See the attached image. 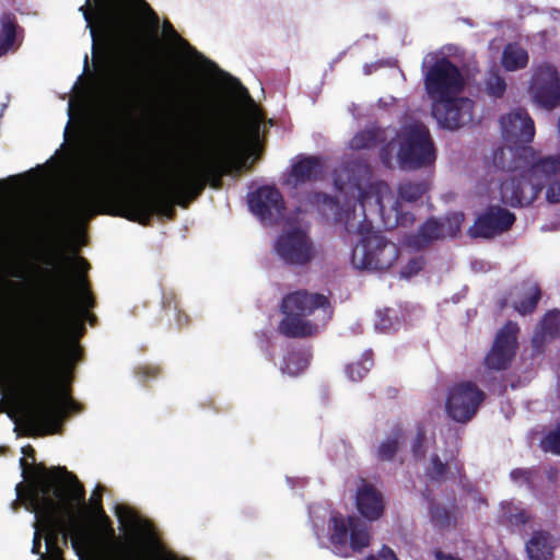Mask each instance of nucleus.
I'll use <instances>...</instances> for the list:
<instances>
[{
  "instance_id": "f257e3e1",
  "label": "nucleus",
  "mask_w": 560,
  "mask_h": 560,
  "mask_svg": "<svg viewBox=\"0 0 560 560\" xmlns=\"http://www.w3.org/2000/svg\"><path fill=\"white\" fill-rule=\"evenodd\" d=\"M259 122L245 125L229 121L212 132L211 148L201 158L186 165L173 175L162 189L153 194H143L121 186L126 183V167L120 163L117 145L110 147L106 163V175L116 184L103 192L86 191L75 197L70 205L71 212L81 219L106 213L125 218L141 225H150L154 215L173 220L176 206L184 209L197 200L207 186L213 189L222 187L224 176L240 172L246 159L240 154L247 142L258 139Z\"/></svg>"
},
{
  "instance_id": "f03ea898",
  "label": "nucleus",
  "mask_w": 560,
  "mask_h": 560,
  "mask_svg": "<svg viewBox=\"0 0 560 560\" xmlns=\"http://www.w3.org/2000/svg\"><path fill=\"white\" fill-rule=\"evenodd\" d=\"M75 261L80 271L75 287L68 277L66 265L58 268V290L42 357L39 390L24 408L26 423L36 435L58 432L69 412L79 411V405L55 382L56 376L69 372L82 357V348L77 341L63 345V337L77 330L82 335L85 331L83 317L95 306L86 276L90 264L84 257H77Z\"/></svg>"
},
{
  "instance_id": "7ed1b4c3",
  "label": "nucleus",
  "mask_w": 560,
  "mask_h": 560,
  "mask_svg": "<svg viewBox=\"0 0 560 560\" xmlns=\"http://www.w3.org/2000/svg\"><path fill=\"white\" fill-rule=\"evenodd\" d=\"M23 476H30L33 485L24 487L22 482L15 487L18 499L13 509L21 503L35 514L34 525L45 530L46 549L58 545V527L62 522V513H72L75 505L85 503V490L77 476L63 466L48 469L43 463L30 466L24 457L20 459Z\"/></svg>"
},
{
  "instance_id": "20e7f679",
  "label": "nucleus",
  "mask_w": 560,
  "mask_h": 560,
  "mask_svg": "<svg viewBox=\"0 0 560 560\" xmlns=\"http://www.w3.org/2000/svg\"><path fill=\"white\" fill-rule=\"evenodd\" d=\"M139 2L147 10L154 27L158 28L160 22L158 14L144 0H139ZM80 11L90 30L93 39V55L95 56L98 49V32L108 42L117 37L128 23L130 5L128 0H94L92 7L90 0H85V4L80 8Z\"/></svg>"
},
{
  "instance_id": "39448f33",
  "label": "nucleus",
  "mask_w": 560,
  "mask_h": 560,
  "mask_svg": "<svg viewBox=\"0 0 560 560\" xmlns=\"http://www.w3.org/2000/svg\"><path fill=\"white\" fill-rule=\"evenodd\" d=\"M316 310L325 315L330 311L329 300L320 293L298 290L285 294L280 304L283 318L278 325L280 335L287 338H306L317 334L318 325L306 317Z\"/></svg>"
},
{
  "instance_id": "423d86ee",
  "label": "nucleus",
  "mask_w": 560,
  "mask_h": 560,
  "mask_svg": "<svg viewBox=\"0 0 560 560\" xmlns=\"http://www.w3.org/2000/svg\"><path fill=\"white\" fill-rule=\"evenodd\" d=\"M102 491L103 487L97 486L90 499L94 513L102 520L97 528L98 537L82 532L71 539L73 548L77 549L80 544L92 546L96 544L97 539L102 538L108 540V542L102 547L96 560H143L142 553L132 544L116 539L115 530L103 509Z\"/></svg>"
},
{
  "instance_id": "0eeeda50",
  "label": "nucleus",
  "mask_w": 560,
  "mask_h": 560,
  "mask_svg": "<svg viewBox=\"0 0 560 560\" xmlns=\"http://www.w3.org/2000/svg\"><path fill=\"white\" fill-rule=\"evenodd\" d=\"M399 257L398 246L378 232L363 235L351 253L355 269L383 271L389 269Z\"/></svg>"
},
{
  "instance_id": "6e6552de",
  "label": "nucleus",
  "mask_w": 560,
  "mask_h": 560,
  "mask_svg": "<svg viewBox=\"0 0 560 560\" xmlns=\"http://www.w3.org/2000/svg\"><path fill=\"white\" fill-rule=\"evenodd\" d=\"M436 153L430 131L422 122L406 127L398 150V161L404 170H418L435 162Z\"/></svg>"
},
{
  "instance_id": "1a4fd4ad",
  "label": "nucleus",
  "mask_w": 560,
  "mask_h": 560,
  "mask_svg": "<svg viewBox=\"0 0 560 560\" xmlns=\"http://www.w3.org/2000/svg\"><path fill=\"white\" fill-rule=\"evenodd\" d=\"M424 88L430 98L440 102L462 93L465 80L458 67L443 56L428 68L424 74Z\"/></svg>"
},
{
  "instance_id": "9d476101",
  "label": "nucleus",
  "mask_w": 560,
  "mask_h": 560,
  "mask_svg": "<svg viewBox=\"0 0 560 560\" xmlns=\"http://www.w3.org/2000/svg\"><path fill=\"white\" fill-rule=\"evenodd\" d=\"M273 249L283 264L290 267H306L316 257L313 240L301 228L283 230L276 238Z\"/></svg>"
},
{
  "instance_id": "9b49d317",
  "label": "nucleus",
  "mask_w": 560,
  "mask_h": 560,
  "mask_svg": "<svg viewBox=\"0 0 560 560\" xmlns=\"http://www.w3.org/2000/svg\"><path fill=\"white\" fill-rule=\"evenodd\" d=\"M486 394L471 381H464L450 388L445 401L447 416L456 422L467 423L477 413Z\"/></svg>"
},
{
  "instance_id": "f8f14e48",
  "label": "nucleus",
  "mask_w": 560,
  "mask_h": 560,
  "mask_svg": "<svg viewBox=\"0 0 560 560\" xmlns=\"http://www.w3.org/2000/svg\"><path fill=\"white\" fill-rule=\"evenodd\" d=\"M529 94L535 104L547 110L560 106V74L555 66L539 65L534 69Z\"/></svg>"
},
{
  "instance_id": "ddd939ff",
  "label": "nucleus",
  "mask_w": 560,
  "mask_h": 560,
  "mask_svg": "<svg viewBox=\"0 0 560 560\" xmlns=\"http://www.w3.org/2000/svg\"><path fill=\"white\" fill-rule=\"evenodd\" d=\"M517 323L508 320L497 332L493 343L485 357V366L493 371L508 370L518 349Z\"/></svg>"
},
{
  "instance_id": "4468645a",
  "label": "nucleus",
  "mask_w": 560,
  "mask_h": 560,
  "mask_svg": "<svg viewBox=\"0 0 560 560\" xmlns=\"http://www.w3.org/2000/svg\"><path fill=\"white\" fill-rule=\"evenodd\" d=\"M517 156L524 161L521 167L526 168L524 172L532 183L539 184L537 186L539 194L546 184L551 183V179L560 173V154L539 156L532 147L523 145L517 149Z\"/></svg>"
},
{
  "instance_id": "2eb2a0df",
  "label": "nucleus",
  "mask_w": 560,
  "mask_h": 560,
  "mask_svg": "<svg viewBox=\"0 0 560 560\" xmlns=\"http://www.w3.org/2000/svg\"><path fill=\"white\" fill-rule=\"evenodd\" d=\"M475 102L468 97H451L432 105V116L440 127L457 130L474 119Z\"/></svg>"
},
{
  "instance_id": "dca6fc26",
  "label": "nucleus",
  "mask_w": 560,
  "mask_h": 560,
  "mask_svg": "<svg viewBox=\"0 0 560 560\" xmlns=\"http://www.w3.org/2000/svg\"><path fill=\"white\" fill-rule=\"evenodd\" d=\"M515 221L513 212L501 206L491 205L476 218L469 229V235L475 238H493L510 231Z\"/></svg>"
},
{
  "instance_id": "f3484780",
  "label": "nucleus",
  "mask_w": 560,
  "mask_h": 560,
  "mask_svg": "<svg viewBox=\"0 0 560 560\" xmlns=\"http://www.w3.org/2000/svg\"><path fill=\"white\" fill-rule=\"evenodd\" d=\"M248 205L262 222L277 221L285 207L281 192L272 186H261L248 196Z\"/></svg>"
},
{
  "instance_id": "a211bd4d",
  "label": "nucleus",
  "mask_w": 560,
  "mask_h": 560,
  "mask_svg": "<svg viewBox=\"0 0 560 560\" xmlns=\"http://www.w3.org/2000/svg\"><path fill=\"white\" fill-rule=\"evenodd\" d=\"M502 135L508 142L530 143L535 137V124L525 108H516L500 119Z\"/></svg>"
},
{
  "instance_id": "6ab92c4d",
  "label": "nucleus",
  "mask_w": 560,
  "mask_h": 560,
  "mask_svg": "<svg viewBox=\"0 0 560 560\" xmlns=\"http://www.w3.org/2000/svg\"><path fill=\"white\" fill-rule=\"evenodd\" d=\"M539 184H533L525 172L520 177L512 176L500 185L501 199L511 207H526L537 199Z\"/></svg>"
},
{
  "instance_id": "aec40b11",
  "label": "nucleus",
  "mask_w": 560,
  "mask_h": 560,
  "mask_svg": "<svg viewBox=\"0 0 560 560\" xmlns=\"http://www.w3.org/2000/svg\"><path fill=\"white\" fill-rule=\"evenodd\" d=\"M355 505L358 512L370 522L380 520L385 512L383 493L365 480H362L361 486L357 490Z\"/></svg>"
},
{
  "instance_id": "412c9836",
  "label": "nucleus",
  "mask_w": 560,
  "mask_h": 560,
  "mask_svg": "<svg viewBox=\"0 0 560 560\" xmlns=\"http://www.w3.org/2000/svg\"><path fill=\"white\" fill-rule=\"evenodd\" d=\"M307 206L316 209L324 218L334 222H341L346 213V209L337 198L320 191L307 192L305 203L299 206V211L306 212Z\"/></svg>"
},
{
  "instance_id": "4be33fe9",
  "label": "nucleus",
  "mask_w": 560,
  "mask_h": 560,
  "mask_svg": "<svg viewBox=\"0 0 560 560\" xmlns=\"http://www.w3.org/2000/svg\"><path fill=\"white\" fill-rule=\"evenodd\" d=\"M515 289L517 291V299L512 304L515 312L521 316L533 314L542 295L539 284L532 281H523Z\"/></svg>"
},
{
  "instance_id": "5701e85b",
  "label": "nucleus",
  "mask_w": 560,
  "mask_h": 560,
  "mask_svg": "<svg viewBox=\"0 0 560 560\" xmlns=\"http://www.w3.org/2000/svg\"><path fill=\"white\" fill-rule=\"evenodd\" d=\"M556 545L551 534L547 530H536L526 544V551L530 560H553Z\"/></svg>"
},
{
  "instance_id": "b1692460",
  "label": "nucleus",
  "mask_w": 560,
  "mask_h": 560,
  "mask_svg": "<svg viewBox=\"0 0 560 560\" xmlns=\"http://www.w3.org/2000/svg\"><path fill=\"white\" fill-rule=\"evenodd\" d=\"M560 337V311H548L539 323L532 342L536 348H540L547 340H553Z\"/></svg>"
},
{
  "instance_id": "393cba45",
  "label": "nucleus",
  "mask_w": 560,
  "mask_h": 560,
  "mask_svg": "<svg viewBox=\"0 0 560 560\" xmlns=\"http://www.w3.org/2000/svg\"><path fill=\"white\" fill-rule=\"evenodd\" d=\"M322 171L319 158L303 156L292 165L290 177L293 178L295 184H304L317 179Z\"/></svg>"
},
{
  "instance_id": "a878e982",
  "label": "nucleus",
  "mask_w": 560,
  "mask_h": 560,
  "mask_svg": "<svg viewBox=\"0 0 560 560\" xmlns=\"http://www.w3.org/2000/svg\"><path fill=\"white\" fill-rule=\"evenodd\" d=\"M442 237H444L443 225L435 219H429L421 225L417 234L408 237V244L416 249H423L433 241Z\"/></svg>"
},
{
  "instance_id": "bb28decb",
  "label": "nucleus",
  "mask_w": 560,
  "mask_h": 560,
  "mask_svg": "<svg viewBox=\"0 0 560 560\" xmlns=\"http://www.w3.org/2000/svg\"><path fill=\"white\" fill-rule=\"evenodd\" d=\"M350 526L349 542L353 551H362L370 545V529L368 524L358 516H349Z\"/></svg>"
},
{
  "instance_id": "cd10ccee",
  "label": "nucleus",
  "mask_w": 560,
  "mask_h": 560,
  "mask_svg": "<svg viewBox=\"0 0 560 560\" xmlns=\"http://www.w3.org/2000/svg\"><path fill=\"white\" fill-rule=\"evenodd\" d=\"M527 51L517 44H508L502 52L501 63L508 71L526 68L528 63Z\"/></svg>"
},
{
  "instance_id": "c85d7f7f",
  "label": "nucleus",
  "mask_w": 560,
  "mask_h": 560,
  "mask_svg": "<svg viewBox=\"0 0 560 560\" xmlns=\"http://www.w3.org/2000/svg\"><path fill=\"white\" fill-rule=\"evenodd\" d=\"M0 22V57H2L14 47L18 23L15 16L11 13L2 14Z\"/></svg>"
},
{
  "instance_id": "c756f323",
  "label": "nucleus",
  "mask_w": 560,
  "mask_h": 560,
  "mask_svg": "<svg viewBox=\"0 0 560 560\" xmlns=\"http://www.w3.org/2000/svg\"><path fill=\"white\" fill-rule=\"evenodd\" d=\"M404 438V430L400 424H395L390 436L383 441L376 450V458L381 462H390L395 458L400 440Z\"/></svg>"
},
{
  "instance_id": "7c9ffc66",
  "label": "nucleus",
  "mask_w": 560,
  "mask_h": 560,
  "mask_svg": "<svg viewBox=\"0 0 560 560\" xmlns=\"http://www.w3.org/2000/svg\"><path fill=\"white\" fill-rule=\"evenodd\" d=\"M310 357L306 350H291L283 360V370L290 375H298L308 366Z\"/></svg>"
},
{
  "instance_id": "2f4dec72",
  "label": "nucleus",
  "mask_w": 560,
  "mask_h": 560,
  "mask_svg": "<svg viewBox=\"0 0 560 560\" xmlns=\"http://www.w3.org/2000/svg\"><path fill=\"white\" fill-rule=\"evenodd\" d=\"M330 523L332 525L331 534L329 537L330 542L335 547H346L350 535L348 518L346 520L342 515L337 514L331 516Z\"/></svg>"
},
{
  "instance_id": "473e14b6",
  "label": "nucleus",
  "mask_w": 560,
  "mask_h": 560,
  "mask_svg": "<svg viewBox=\"0 0 560 560\" xmlns=\"http://www.w3.org/2000/svg\"><path fill=\"white\" fill-rule=\"evenodd\" d=\"M428 190V184L424 180H406L398 186V197L407 202L418 201Z\"/></svg>"
},
{
  "instance_id": "72a5a7b5",
  "label": "nucleus",
  "mask_w": 560,
  "mask_h": 560,
  "mask_svg": "<svg viewBox=\"0 0 560 560\" xmlns=\"http://www.w3.org/2000/svg\"><path fill=\"white\" fill-rule=\"evenodd\" d=\"M373 353L372 351H366L362 355V360L355 363H351L347 365L346 373L352 381H361L368 374V372L373 366Z\"/></svg>"
},
{
  "instance_id": "f704fd0d",
  "label": "nucleus",
  "mask_w": 560,
  "mask_h": 560,
  "mask_svg": "<svg viewBox=\"0 0 560 560\" xmlns=\"http://www.w3.org/2000/svg\"><path fill=\"white\" fill-rule=\"evenodd\" d=\"M450 471L448 463L442 462L438 454H432L430 464L425 468V475L431 481L441 482L447 478Z\"/></svg>"
},
{
  "instance_id": "c9c22d12",
  "label": "nucleus",
  "mask_w": 560,
  "mask_h": 560,
  "mask_svg": "<svg viewBox=\"0 0 560 560\" xmlns=\"http://www.w3.org/2000/svg\"><path fill=\"white\" fill-rule=\"evenodd\" d=\"M506 91V83L498 72H489L485 79V92L493 98L503 97Z\"/></svg>"
},
{
  "instance_id": "e433bc0d",
  "label": "nucleus",
  "mask_w": 560,
  "mask_h": 560,
  "mask_svg": "<svg viewBox=\"0 0 560 560\" xmlns=\"http://www.w3.org/2000/svg\"><path fill=\"white\" fill-rule=\"evenodd\" d=\"M539 476L537 467L515 468L511 470L510 478L518 486L525 485L528 489H535V479Z\"/></svg>"
},
{
  "instance_id": "4c0bfd02",
  "label": "nucleus",
  "mask_w": 560,
  "mask_h": 560,
  "mask_svg": "<svg viewBox=\"0 0 560 560\" xmlns=\"http://www.w3.org/2000/svg\"><path fill=\"white\" fill-rule=\"evenodd\" d=\"M378 133L376 130L366 129L359 131L351 140V147L354 150L371 149L376 147Z\"/></svg>"
},
{
  "instance_id": "58836bf2",
  "label": "nucleus",
  "mask_w": 560,
  "mask_h": 560,
  "mask_svg": "<svg viewBox=\"0 0 560 560\" xmlns=\"http://www.w3.org/2000/svg\"><path fill=\"white\" fill-rule=\"evenodd\" d=\"M544 452L560 456V425L549 431L540 441Z\"/></svg>"
},
{
  "instance_id": "ea45409f",
  "label": "nucleus",
  "mask_w": 560,
  "mask_h": 560,
  "mask_svg": "<svg viewBox=\"0 0 560 560\" xmlns=\"http://www.w3.org/2000/svg\"><path fill=\"white\" fill-rule=\"evenodd\" d=\"M425 441H427L425 430L423 427L419 425L417 428V433H416V436L411 444V454H412L413 458L418 462L423 460L425 457V454H427V448L424 445Z\"/></svg>"
},
{
  "instance_id": "a19ab883",
  "label": "nucleus",
  "mask_w": 560,
  "mask_h": 560,
  "mask_svg": "<svg viewBox=\"0 0 560 560\" xmlns=\"http://www.w3.org/2000/svg\"><path fill=\"white\" fill-rule=\"evenodd\" d=\"M207 121L205 110H200V107H198V110H195L194 115H190L187 120L189 130L198 135L208 130V128H206L208 127V124H206Z\"/></svg>"
},
{
  "instance_id": "79ce46f5",
  "label": "nucleus",
  "mask_w": 560,
  "mask_h": 560,
  "mask_svg": "<svg viewBox=\"0 0 560 560\" xmlns=\"http://www.w3.org/2000/svg\"><path fill=\"white\" fill-rule=\"evenodd\" d=\"M425 265V259L423 256H417L411 258L406 266L401 269L400 275L402 278H411L418 275Z\"/></svg>"
},
{
  "instance_id": "37998d69",
  "label": "nucleus",
  "mask_w": 560,
  "mask_h": 560,
  "mask_svg": "<svg viewBox=\"0 0 560 560\" xmlns=\"http://www.w3.org/2000/svg\"><path fill=\"white\" fill-rule=\"evenodd\" d=\"M530 521V514L525 509H511L506 514V522L512 526H523Z\"/></svg>"
},
{
  "instance_id": "c03bdc74",
  "label": "nucleus",
  "mask_w": 560,
  "mask_h": 560,
  "mask_svg": "<svg viewBox=\"0 0 560 560\" xmlns=\"http://www.w3.org/2000/svg\"><path fill=\"white\" fill-rule=\"evenodd\" d=\"M430 513H431L432 521L436 525H439L441 527H446L450 525L451 513L446 508H444L440 504H435V505L431 506Z\"/></svg>"
},
{
  "instance_id": "a18cd8bd",
  "label": "nucleus",
  "mask_w": 560,
  "mask_h": 560,
  "mask_svg": "<svg viewBox=\"0 0 560 560\" xmlns=\"http://www.w3.org/2000/svg\"><path fill=\"white\" fill-rule=\"evenodd\" d=\"M546 198L551 203L560 202V179L549 183L546 191Z\"/></svg>"
},
{
  "instance_id": "49530a36",
  "label": "nucleus",
  "mask_w": 560,
  "mask_h": 560,
  "mask_svg": "<svg viewBox=\"0 0 560 560\" xmlns=\"http://www.w3.org/2000/svg\"><path fill=\"white\" fill-rule=\"evenodd\" d=\"M117 517L121 524H132L137 521V515L128 508L119 506L116 511Z\"/></svg>"
},
{
  "instance_id": "de8ad7c7",
  "label": "nucleus",
  "mask_w": 560,
  "mask_h": 560,
  "mask_svg": "<svg viewBox=\"0 0 560 560\" xmlns=\"http://www.w3.org/2000/svg\"><path fill=\"white\" fill-rule=\"evenodd\" d=\"M162 306L164 310L176 311L178 307L177 295L174 292H164L162 296Z\"/></svg>"
},
{
  "instance_id": "09e8293b",
  "label": "nucleus",
  "mask_w": 560,
  "mask_h": 560,
  "mask_svg": "<svg viewBox=\"0 0 560 560\" xmlns=\"http://www.w3.org/2000/svg\"><path fill=\"white\" fill-rule=\"evenodd\" d=\"M163 32L166 36L179 40L184 46L191 48V46L183 38L179 37L173 25L168 21H164L163 23Z\"/></svg>"
},
{
  "instance_id": "8fccbe9b",
  "label": "nucleus",
  "mask_w": 560,
  "mask_h": 560,
  "mask_svg": "<svg viewBox=\"0 0 560 560\" xmlns=\"http://www.w3.org/2000/svg\"><path fill=\"white\" fill-rule=\"evenodd\" d=\"M35 528H36V530H35L34 538H33L32 552L34 555H39L40 560H44L45 555L42 552V534H40L37 525H35Z\"/></svg>"
},
{
  "instance_id": "3c124183",
  "label": "nucleus",
  "mask_w": 560,
  "mask_h": 560,
  "mask_svg": "<svg viewBox=\"0 0 560 560\" xmlns=\"http://www.w3.org/2000/svg\"><path fill=\"white\" fill-rule=\"evenodd\" d=\"M161 369L153 365H143L137 369V374L143 377H155L160 374Z\"/></svg>"
},
{
  "instance_id": "603ef678",
  "label": "nucleus",
  "mask_w": 560,
  "mask_h": 560,
  "mask_svg": "<svg viewBox=\"0 0 560 560\" xmlns=\"http://www.w3.org/2000/svg\"><path fill=\"white\" fill-rule=\"evenodd\" d=\"M174 312L176 313V323L179 328L187 326L189 324V322H190L189 316L185 312H183L179 307H177V310Z\"/></svg>"
},
{
  "instance_id": "864d4df0",
  "label": "nucleus",
  "mask_w": 560,
  "mask_h": 560,
  "mask_svg": "<svg viewBox=\"0 0 560 560\" xmlns=\"http://www.w3.org/2000/svg\"><path fill=\"white\" fill-rule=\"evenodd\" d=\"M380 557L384 560H399L394 550L386 545L381 548Z\"/></svg>"
},
{
  "instance_id": "5fc2aeb1",
  "label": "nucleus",
  "mask_w": 560,
  "mask_h": 560,
  "mask_svg": "<svg viewBox=\"0 0 560 560\" xmlns=\"http://www.w3.org/2000/svg\"><path fill=\"white\" fill-rule=\"evenodd\" d=\"M48 551V560H65L63 551L59 546H54Z\"/></svg>"
},
{
  "instance_id": "6e6d98bb",
  "label": "nucleus",
  "mask_w": 560,
  "mask_h": 560,
  "mask_svg": "<svg viewBox=\"0 0 560 560\" xmlns=\"http://www.w3.org/2000/svg\"><path fill=\"white\" fill-rule=\"evenodd\" d=\"M434 557H435V560H463L462 558H459L457 556H453L451 553H444L441 550H435Z\"/></svg>"
},
{
  "instance_id": "4d7b16f0",
  "label": "nucleus",
  "mask_w": 560,
  "mask_h": 560,
  "mask_svg": "<svg viewBox=\"0 0 560 560\" xmlns=\"http://www.w3.org/2000/svg\"><path fill=\"white\" fill-rule=\"evenodd\" d=\"M392 209L395 212L396 219L399 220L400 213H401V207L399 199L393 200Z\"/></svg>"
},
{
  "instance_id": "13d9d810",
  "label": "nucleus",
  "mask_w": 560,
  "mask_h": 560,
  "mask_svg": "<svg viewBox=\"0 0 560 560\" xmlns=\"http://www.w3.org/2000/svg\"><path fill=\"white\" fill-rule=\"evenodd\" d=\"M22 451L25 456L32 458L35 462V450L31 445L23 447Z\"/></svg>"
},
{
  "instance_id": "bf43d9fd",
  "label": "nucleus",
  "mask_w": 560,
  "mask_h": 560,
  "mask_svg": "<svg viewBox=\"0 0 560 560\" xmlns=\"http://www.w3.org/2000/svg\"><path fill=\"white\" fill-rule=\"evenodd\" d=\"M376 202H377V205H378L380 211H381L382 213H384V212H385L386 207H385V205H384V199H383V197H382V196H380V195H377V196H376Z\"/></svg>"
},
{
  "instance_id": "052dcab7",
  "label": "nucleus",
  "mask_w": 560,
  "mask_h": 560,
  "mask_svg": "<svg viewBox=\"0 0 560 560\" xmlns=\"http://www.w3.org/2000/svg\"><path fill=\"white\" fill-rule=\"evenodd\" d=\"M366 191L359 189V201L363 205Z\"/></svg>"
},
{
  "instance_id": "680f3d73",
  "label": "nucleus",
  "mask_w": 560,
  "mask_h": 560,
  "mask_svg": "<svg viewBox=\"0 0 560 560\" xmlns=\"http://www.w3.org/2000/svg\"><path fill=\"white\" fill-rule=\"evenodd\" d=\"M231 80H232L236 85L241 86V88L246 92V90L241 85V82H240L237 79H235V78H231Z\"/></svg>"
},
{
  "instance_id": "e2e57ef3",
  "label": "nucleus",
  "mask_w": 560,
  "mask_h": 560,
  "mask_svg": "<svg viewBox=\"0 0 560 560\" xmlns=\"http://www.w3.org/2000/svg\"><path fill=\"white\" fill-rule=\"evenodd\" d=\"M89 68V60H88V56L85 55L84 57V70H86Z\"/></svg>"
},
{
  "instance_id": "0e129e2a",
  "label": "nucleus",
  "mask_w": 560,
  "mask_h": 560,
  "mask_svg": "<svg viewBox=\"0 0 560 560\" xmlns=\"http://www.w3.org/2000/svg\"><path fill=\"white\" fill-rule=\"evenodd\" d=\"M347 207H348V209H350V208H354V207H355V203H354V202H353V203H348V205H347Z\"/></svg>"
},
{
  "instance_id": "69168bd1",
  "label": "nucleus",
  "mask_w": 560,
  "mask_h": 560,
  "mask_svg": "<svg viewBox=\"0 0 560 560\" xmlns=\"http://www.w3.org/2000/svg\"><path fill=\"white\" fill-rule=\"evenodd\" d=\"M365 560H377V559L374 556H370Z\"/></svg>"
}]
</instances>
